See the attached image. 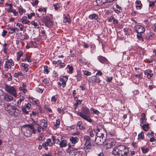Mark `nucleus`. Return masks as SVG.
Listing matches in <instances>:
<instances>
[{"instance_id": "19", "label": "nucleus", "mask_w": 156, "mask_h": 156, "mask_svg": "<svg viewBox=\"0 0 156 156\" xmlns=\"http://www.w3.org/2000/svg\"><path fill=\"white\" fill-rule=\"evenodd\" d=\"M73 77L76 78V79L77 81H80L82 79V75L80 72H78L76 75L74 76Z\"/></svg>"}, {"instance_id": "7", "label": "nucleus", "mask_w": 156, "mask_h": 156, "mask_svg": "<svg viewBox=\"0 0 156 156\" xmlns=\"http://www.w3.org/2000/svg\"><path fill=\"white\" fill-rule=\"evenodd\" d=\"M6 60L5 66L6 70L7 71L9 69L11 68L12 66H13L14 65V63L12 59H10L9 60L6 59Z\"/></svg>"}, {"instance_id": "18", "label": "nucleus", "mask_w": 156, "mask_h": 156, "mask_svg": "<svg viewBox=\"0 0 156 156\" xmlns=\"http://www.w3.org/2000/svg\"><path fill=\"white\" fill-rule=\"evenodd\" d=\"M4 98L5 100L6 101H10L12 100L13 97L8 94L5 95L4 96Z\"/></svg>"}, {"instance_id": "61", "label": "nucleus", "mask_w": 156, "mask_h": 156, "mask_svg": "<svg viewBox=\"0 0 156 156\" xmlns=\"http://www.w3.org/2000/svg\"><path fill=\"white\" fill-rule=\"evenodd\" d=\"M61 141H60L59 139H56L55 140V143L59 145Z\"/></svg>"}, {"instance_id": "60", "label": "nucleus", "mask_w": 156, "mask_h": 156, "mask_svg": "<svg viewBox=\"0 0 156 156\" xmlns=\"http://www.w3.org/2000/svg\"><path fill=\"white\" fill-rule=\"evenodd\" d=\"M142 4H140V5H137L136 6V8L138 9H140L142 8Z\"/></svg>"}, {"instance_id": "26", "label": "nucleus", "mask_w": 156, "mask_h": 156, "mask_svg": "<svg viewBox=\"0 0 156 156\" xmlns=\"http://www.w3.org/2000/svg\"><path fill=\"white\" fill-rule=\"evenodd\" d=\"M36 125L38 126V125L37 124V123L35 122H34L32 123L31 124V125H27V126L29 127L30 128L32 129L35 128L34 126Z\"/></svg>"}, {"instance_id": "10", "label": "nucleus", "mask_w": 156, "mask_h": 156, "mask_svg": "<svg viewBox=\"0 0 156 156\" xmlns=\"http://www.w3.org/2000/svg\"><path fill=\"white\" fill-rule=\"evenodd\" d=\"M95 141L97 145H102L105 141V137H96Z\"/></svg>"}, {"instance_id": "20", "label": "nucleus", "mask_w": 156, "mask_h": 156, "mask_svg": "<svg viewBox=\"0 0 156 156\" xmlns=\"http://www.w3.org/2000/svg\"><path fill=\"white\" fill-rule=\"evenodd\" d=\"M67 145V142L66 140H63L62 141H61L59 144L60 147H66Z\"/></svg>"}, {"instance_id": "41", "label": "nucleus", "mask_w": 156, "mask_h": 156, "mask_svg": "<svg viewBox=\"0 0 156 156\" xmlns=\"http://www.w3.org/2000/svg\"><path fill=\"white\" fill-rule=\"evenodd\" d=\"M48 66H44V73L48 74L49 72V71L48 69Z\"/></svg>"}, {"instance_id": "23", "label": "nucleus", "mask_w": 156, "mask_h": 156, "mask_svg": "<svg viewBox=\"0 0 156 156\" xmlns=\"http://www.w3.org/2000/svg\"><path fill=\"white\" fill-rule=\"evenodd\" d=\"M43 20L45 24H47L51 22V20L48 17H44Z\"/></svg>"}, {"instance_id": "57", "label": "nucleus", "mask_w": 156, "mask_h": 156, "mask_svg": "<svg viewBox=\"0 0 156 156\" xmlns=\"http://www.w3.org/2000/svg\"><path fill=\"white\" fill-rule=\"evenodd\" d=\"M44 135L43 134L41 133L39 134V136L38 137V139L39 140H42L43 137Z\"/></svg>"}, {"instance_id": "34", "label": "nucleus", "mask_w": 156, "mask_h": 156, "mask_svg": "<svg viewBox=\"0 0 156 156\" xmlns=\"http://www.w3.org/2000/svg\"><path fill=\"white\" fill-rule=\"evenodd\" d=\"M149 124H145L142 126V128L145 131H147L148 129Z\"/></svg>"}, {"instance_id": "30", "label": "nucleus", "mask_w": 156, "mask_h": 156, "mask_svg": "<svg viewBox=\"0 0 156 156\" xmlns=\"http://www.w3.org/2000/svg\"><path fill=\"white\" fill-rule=\"evenodd\" d=\"M63 22L65 23L67 22L69 23H70L71 22V20L69 18V16H66L64 17Z\"/></svg>"}, {"instance_id": "22", "label": "nucleus", "mask_w": 156, "mask_h": 156, "mask_svg": "<svg viewBox=\"0 0 156 156\" xmlns=\"http://www.w3.org/2000/svg\"><path fill=\"white\" fill-rule=\"evenodd\" d=\"M140 123L142 124L146 122V116L145 113L142 114V117L140 119Z\"/></svg>"}, {"instance_id": "49", "label": "nucleus", "mask_w": 156, "mask_h": 156, "mask_svg": "<svg viewBox=\"0 0 156 156\" xmlns=\"http://www.w3.org/2000/svg\"><path fill=\"white\" fill-rule=\"evenodd\" d=\"M9 29L10 30L9 33L10 34H12L15 32V29L14 28H9Z\"/></svg>"}, {"instance_id": "17", "label": "nucleus", "mask_w": 156, "mask_h": 156, "mask_svg": "<svg viewBox=\"0 0 156 156\" xmlns=\"http://www.w3.org/2000/svg\"><path fill=\"white\" fill-rule=\"evenodd\" d=\"M78 140L79 139L77 137L70 136V140L73 144L77 143Z\"/></svg>"}, {"instance_id": "39", "label": "nucleus", "mask_w": 156, "mask_h": 156, "mask_svg": "<svg viewBox=\"0 0 156 156\" xmlns=\"http://www.w3.org/2000/svg\"><path fill=\"white\" fill-rule=\"evenodd\" d=\"M57 99V95L53 96L52 97L51 100L52 102H55Z\"/></svg>"}, {"instance_id": "13", "label": "nucleus", "mask_w": 156, "mask_h": 156, "mask_svg": "<svg viewBox=\"0 0 156 156\" xmlns=\"http://www.w3.org/2000/svg\"><path fill=\"white\" fill-rule=\"evenodd\" d=\"M89 18L91 20L94 19L96 20L98 22H100V19L99 18L98 14L95 13L90 15L89 16Z\"/></svg>"}, {"instance_id": "53", "label": "nucleus", "mask_w": 156, "mask_h": 156, "mask_svg": "<svg viewBox=\"0 0 156 156\" xmlns=\"http://www.w3.org/2000/svg\"><path fill=\"white\" fill-rule=\"evenodd\" d=\"M112 77H107V81L108 82H110L111 81V80L112 79Z\"/></svg>"}, {"instance_id": "59", "label": "nucleus", "mask_w": 156, "mask_h": 156, "mask_svg": "<svg viewBox=\"0 0 156 156\" xmlns=\"http://www.w3.org/2000/svg\"><path fill=\"white\" fill-rule=\"evenodd\" d=\"M58 111L59 113H61L63 112L64 111V109L63 108L62 109L61 108H58Z\"/></svg>"}, {"instance_id": "44", "label": "nucleus", "mask_w": 156, "mask_h": 156, "mask_svg": "<svg viewBox=\"0 0 156 156\" xmlns=\"http://www.w3.org/2000/svg\"><path fill=\"white\" fill-rule=\"evenodd\" d=\"M25 60L28 62H31V60L30 59V58L29 56L27 55H26L25 58Z\"/></svg>"}, {"instance_id": "3", "label": "nucleus", "mask_w": 156, "mask_h": 156, "mask_svg": "<svg viewBox=\"0 0 156 156\" xmlns=\"http://www.w3.org/2000/svg\"><path fill=\"white\" fill-rule=\"evenodd\" d=\"M84 141H85L84 145L85 147H84V149L85 152L88 153L94 146V144L89 136H87L85 137Z\"/></svg>"}, {"instance_id": "43", "label": "nucleus", "mask_w": 156, "mask_h": 156, "mask_svg": "<svg viewBox=\"0 0 156 156\" xmlns=\"http://www.w3.org/2000/svg\"><path fill=\"white\" fill-rule=\"evenodd\" d=\"M64 80V84L63 85V87H65L66 85V81H67L68 78V77L66 76H64L62 78Z\"/></svg>"}, {"instance_id": "5", "label": "nucleus", "mask_w": 156, "mask_h": 156, "mask_svg": "<svg viewBox=\"0 0 156 156\" xmlns=\"http://www.w3.org/2000/svg\"><path fill=\"white\" fill-rule=\"evenodd\" d=\"M5 89L7 92L11 94L13 96L15 97L16 96V90L14 87L6 84L5 86Z\"/></svg>"}, {"instance_id": "32", "label": "nucleus", "mask_w": 156, "mask_h": 156, "mask_svg": "<svg viewBox=\"0 0 156 156\" xmlns=\"http://www.w3.org/2000/svg\"><path fill=\"white\" fill-rule=\"evenodd\" d=\"M93 81H94L95 82L99 83L101 81V80L99 78H97L96 76H94L93 79Z\"/></svg>"}, {"instance_id": "28", "label": "nucleus", "mask_w": 156, "mask_h": 156, "mask_svg": "<svg viewBox=\"0 0 156 156\" xmlns=\"http://www.w3.org/2000/svg\"><path fill=\"white\" fill-rule=\"evenodd\" d=\"M146 37L147 40H151L152 38V35L150 33H147L146 35Z\"/></svg>"}, {"instance_id": "54", "label": "nucleus", "mask_w": 156, "mask_h": 156, "mask_svg": "<svg viewBox=\"0 0 156 156\" xmlns=\"http://www.w3.org/2000/svg\"><path fill=\"white\" fill-rule=\"evenodd\" d=\"M137 37L139 39H141L142 37V36L141 34V33H137Z\"/></svg>"}, {"instance_id": "50", "label": "nucleus", "mask_w": 156, "mask_h": 156, "mask_svg": "<svg viewBox=\"0 0 156 156\" xmlns=\"http://www.w3.org/2000/svg\"><path fill=\"white\" fill-rule=\"evenodd\" d=\"M32 25H33L35 28H38L39 27L38 26L37 24L36 23H35L34 21H32L31 23Z\"/></svg>"}, {"instance_id": "21", "label": "nucleus", "mask_w": 156, "mask_h": 156, "mask_svg": "<svg viewBox=\"0 0 156 156\" xmlns=\"http://www.w3.org/2000/svg\"><path fill=\"white\" fill-rule=\"evenodd\" d=\"M20 111L16 108L15 107V108L14 110L13 114H11V115L14 116H18L20 114Z\"/></svg>"}, {"instance_id": "16", "label": "nucleus", "mask_w": 156, "mask_h": 156, "mask_svg": "<svg viewBox=\"0 0 156 156\" xmlns=\"http://www.w3.org/2000/svg\"><path fill=\"white\" fill-rule=\"evenodd\" d=\"M98 59L99 61L102 63H106L108 62L107 59L105 58L103 56H99Z\"/></svg>"}, {"instance_id": "36", "label": "nucleus", "mask_w": 156, "mask_h": 156, "mask_svg": "<svg viewBox=\"0 0 156 156\" xmlns=\"http://www.w3.org/2000/svg\"><path fill=\"white\" fill-rule=\"evenodd\" d=\"M96 136H97V137H105L104 136V134L103 133H101L100 132H96Z\"/></svg>"}, {"instance_id": "55", "label": "nucleus", "mask_w": 156, "mask_h": 156, "mask_svg": "<svg viewBox=\"0 0 156 156\" xmlns=\"http://www.w3.org/2000/svg\"><path fill=\"white\" fill-rule=\"evenodd\" d=\"M8 5H9L10 6V8H9L8 9V11L9 12H12V5L11 4H8Z\"/></svg>"}, {"instance_id": "8", "label": "nucleus", "mask_w": 156, "mask_h": 156, "mask_svg": "<svg viewBox=\"0 0 156 156\" xmlns=\"http://www.w3.org/2000/svg\"><path fill=\"white\" fill-rule=\"evenodd\" d=\"M31 105L29 103L27 104L25 103V105H23L22 106V110L23 112L25 114H27L28 113V111L27 110L30 109Z\"/></svg>"}, {"instance_id": "52", "label": "nucleus", "mask_w": 156, "mask_h": 156, "mask_svg": "<svg viewBox=\"0 0 156 156\" xmlns=\"http://www.w3.org/2000/svg\"><path fill=\"white\" fill-rule=\"evenodd\" d=\"M92 110L94 113L98 115L99 113V112L97 110L92 108Z\"/></svg>"}, {"instance_id": "64", "label": "nucleus", "mask_w": 156, "mask_h": 156, "mask_svg": "<svg viewBox=\"0 0 156 156\" xmlns=\"http://www.w3.org/2000/svg\"><path fill=\"white\" fill-rule=\"evenodd\" d=\"M42 156H51V155L50 153H48V154H44Z\"/></svg>"}, {"instance_id": "37", "label": "nucleus", "mask_w": 156, "mask_h": 156, "mask_svg": "<svg viewBox=\"0 0 156 156\" xmlns=\"http://www.w3.org/2000/svg\"><path fill=\"white\" fill-rule=\"evenodd\" d=\"M78 153L80 154H83V152L82 151H79L76 152H74L72 154L74 156H75Z\"/></svg>"}, {"instance_id": "63", "label": "nucleus", "mask_w": 156, "mask_h": 156, "mask_svg": "<svg viewBox=\"0 0 156 156\" xmlns=\"http://www.w3.org/2000/svg\"><path fill=\"white\" fill-rule=\"evenodd\" d=\"M24 38L23 39V40H24V39H25V40L28 39L29 38V37L28 35L27 34H25L24 35Z\"/></svg>"}, {"instance_id": "31", "label": "nucleus", "mask_w": 156, "mask_h": 156, "mask_svg": "<svg viewBox=\"0 0 156 156\" xmlns=\"http://www.w3.org/2000/svg\"><path fill=\"white\" fill-rule=\"evenodd\" d=\"M23 54L22 51H19V52L18 53L17 57V61H19L21 57L22 56Z\"/></svg>"}, {"instance_id": "47", "label": "nucleus", "mask_w": 156, "mask_h": 156, "mask_svg": "<svg viewBox=\"0 0 156 156\" xmlns=\"http://www.w3.org/2000/svg\"><path fill=\"white\" fill-rule=\"evenodd\" d=\"M32 1H34V2L32 3V5L33 6H35V5H38L39 2L38 0H32Z\"/></svg>"}, {"instance_id": "9", "label": "nucleus", "mask_w": 156, "mask_h": 156, "mask_svg": "<svg viewBox=\"0 0 156 156\" xmlns=\"http://www.w3.org/2000/svg\"><path fill=\"white\" fill-rule=\"evenodd\" d=\"M135 30L137 33H143L145 31V29L144 27L137 24L135 26Z\"/></svg>"}, {"instance_id": "1", "label": "nucleus", "mask_w": 156, "mask_h": 156, "mask_svg": "<svg viewBox=\"0 0 156 156\" xmlns=\"http://www.w3.org/2000/svg\"><path fill=\"white\" fill-rule=\"evenodd\" d=\"M112 153V154L115 156H128L129 150L126 147L119 145L114 148Z\"/></svg>"}, {"instance_id": "40", "label": "nucleus", "mask_w": 156, "mask_h": 156, "mask_svg": "<svg viewBox=\"0 0 156 156\" xmlns=\"http://www.w3.org/2000/svg\"><path fill=\"white\" fill-rule=\"evenodd\" d=\"M83 73L84 75H87V76H90L91 75V72L87 71V70H85L83 71Z\"/></svg>"}, {"instance_id": "15", "label": "nucleus", "mask_w": 156, "mask_h": 156, "mask_svg": "<svg viewBox=\"0 0 156 156\" xmlns=\"http://www.w3.org/2000/svg\"><path fill=\"white\" fill-rule=\"evenodd\" d=\"M96 5L97 6H101L105 3H107L106 0H96Z\"/></svg>"}, {"instance_id": "45", "label": "nucleus", "mask_w": 156, "mask_h": 156, "mask_svg": "<svg viewBox=\"0 0 156 156\" xmlns=\"http://www.w3.org/2000/svg\"><path fill=\"white\" fill-rule=\"evenodd\" d=\"M35 15L34 12L31 13L30 14H29L27 15V16L28 19H30L33 16H34Z\"/></svg>"}, {"instance_id": "27", "label": "nucleus", "mask_w": 156, "mask_h": 156, "mask_svg": "<svg viewBox=\"0 0 156 156\" xmlns=\"http://www.w3.org/2000/svg\"><path fill=\"white\" fill-rule=\"evenodd\" d=\"M4 76L5 78H8V80L9 81H10L12 80V76L11 74L10 73H8L7 74H5L4 75Z\"/></svg>"}, {"instance_id": "62", "label": "nucleus", "mask_w": 156, "mask_h": 156, "mask_svg": "<svg viewBox=\"0 0 156 156\" xmlns=\"http://www.w3.org/2000/svg\"><path fill=\"white\" fill-rule=\"evenodd\" d=\"M7 32L5 30H3V32L2 33V36H4L6 34Z\"/></svg>"}, {"instance_id": "58", "label": "nucleus", "mask_w": 156, "mask_h": 156, "mask_svg": "<svg viewBox=\"0 0 156 156\" xmlns=\"http://www.w3.org/2000/svg\"><path fill=\"white\" fill-rule=\"evenodd\" d=\"M114 11L117 13H119L121 12L122 11L121 10H118L115 8L113 9Z\"/></svg>"}, {"instance_id": "6", "label": "nucleus", "mask_w": 156, "mask_h": 156, "mask_svg": "<svg viewBox=\"0 0 156 156\" xmlns=\"http://www.w3.org/2000/svg\"><path fill=\"white\" fill-rule=\"evenodd\" d=\"M116 141L113 139L110 138L107 140L106 144V148L109 149L115 145Z\"/></svg>"}, {"instance_id": "48", "label": "nucleus", "mask_w": 156, "mask_h": 156, "mask_svg": "<svg viewBox=\"0 0 156 156\" xmlns=\"http://www.w3.org/2000/svg\"><path fill=\"white\" fill-rule=\"evenodd\" d=\"M149 6L150 7H153L154 6H155V5L154 4V2L149 1Z\"/></svg>"}, {"instance_id": "12", "label": "nucleus", "mask_w": 156, "mask_h": 156, "mask_svg": "<svg viewBox=\"0 0 156 156\" xmlns=\"http://www.w3.org/2000/svg\"><path fill=\"white\" fill-rule=\"evenodd\" d=\"M13 105H11L10 104L5 103L2 106V109H5L9 113L10 110L12 108Z\"/></svg>"}, {"instance_id": "2", "label": "nucleus", "mask_w": 156, "mask_h": 156, "mask_svg": "<svg viewBox=\"0 0 156 156\" xmlns=\"http://www.w3.org/2000/svg\"><path fill=\"white\" fill-rule=\"evenodd\" d=\"M81 112H78L77 114L83 119L91 123L92 120L90 118V113L89 109L86 107H83Z\"/></svg>"}, {"instance_id": "14", "label": "nucleus", "mask_w": 156, "mask_h": 156, "mask_svg": "<svg viewBox=\"0 0 156 156\" xmlns=\"http://www.w3.org/2000/svg\"><path fill=\"white\" fill-rule=\"evenodd\" d=\"M144 74L147 75V77L148 79L151 78L153 75L152 73V71L150 69H147L145 70Z\"/></svg>"}, {"instance_id": "33", "label": "nucleus", "mask_w": 156, "mask_h": 156, "mask_svg": "<svg viewBox=\"0 0 156 156\" xmlns=\"http://www.w3.org/2000/svg\"><path fill=\"white\" fill-rule=\"evenodd\" d=\"M67 67L69 70V73L71 74L72 73H73V66H70L69 65H68L67 66Z\"/></svg>"}, {"instance_id": "51", "label": "nucleus", "mask_w": 156, "mask_h": 156, "mask_svg": "<svg viewBox=\"0 0 156 156\" xmlns=\"http://www.w3.org/2000/svg\"><path fill=\"white\" fill-rule=\"evenodd\" d=\"M36 90L37 92L41 93H42L43 92V90L39 87H37Z\"/></svg>"}, {"instance_id": "35", "label": "nucleus", "mask_w": 156, "mask_h": 156, "mask_svg": "<svg viewBox=\"0 0 156 156\" xmlns=\"http://www.w3.org/2000/svg\"><path fill=\"white\" fill-rule=\"evenodd\" d=\"M60 123V120L59 119H57L56 120V124H55V126L56 129L59 126Z\"/></svg>"}, {"instance_id": "25", "label": "nucleus", "mask_w": 156, "mask_h": 156, "mask_svg": "<svg viewBox=\"0 0 156 156\" xmlns=\"http://www.w3.org/2000/svg\"><path fill=\"white\" fill-rule=\"evenodd\" d=\"M82 122V121H79L77 123V126L79 127V128L80 129H82L84 128V127L83 126H81Z\"/></svg>"}, {"instance_id": "42", "label": "nucleus", "mask_w": 156, "mask_h": 156, "mask_svg": "<svg viewBox=\"0 0 156 156\" xmlns=\"http://www.w3.org/2000/svg\"><path fill=\"white\" fill-rule=\"evenodd\" d=\"M26 10L22 8H20L19 9V12L20 15H22L23 13L25 12Z\"/></svg>"}, {"instance_id": "11", "label": "nucleus", "mask_w": 156, "mask_h": 156, "mask_svg": "<svg viewBox=\"0 0 156 156\" xmlns=\"http://www.w3.org/2000/svg\"><path fill=\"white\" fill-rule=\"evenodd\" d=\"M53 144L51 142V140L50 139H48L46 140V141L42 144V146L43 147L45 148V149L47 150L48 149V147H47L48 146H50L51 147L52 146Z\"/></svg>"}, {"instance_id": "24", "label": "nucleus", "mask_w": 156, "mask_h": 156, "mask_svg": "<svg viewBox=\"0 0 156 156\" xmlns=\"http://www.w3.org/2000/svg\"><path fill=\"white\" fill-rule=\"evenodd\" d=\"M21 66L23 67H24V70L26 72H27L28 70V65L27 64H26L24 63H22L21 64Z\"/></svg>"}, {"instance_id": "56", "label": "nucleus", "mask_w": 156, "mask_h": 156, "mask_svg": "<svg viewBox=\"0 0 156 156\" xmlns=\"http://www.w3.org/2000/svg\"><path fill=\"white\" fill-rule=\"evenodd\" d=\"M113 23L115 24H117L118 23V20L114 18L113 20Z\"/></svg>"}, {"instance_id": "46", "label": "nucleus", "mask_w": 156, "mask_h": 156, "mask_svg": "<svg viewBox=\"0 0 156 156\" xmlns=\"http://www.w3.org/2000/svg\"><path fill=\"white\" fill-rule=\"evenodd\" d=\"M15 106H13L12 107V108H11L10 110L9 111V112L8 113L11 115V114H13V112H14V110L15 108Z\"/></svg>"}, {"instance_id": "4", "label": "nucleus", "mask_w": 156, "mask_h": 156, "mask_svg": "<svg viewBox=\"0 0 156 156\" xmlns=\"http://www.w3.org/2000/svg\"><path fill=\"white\" fill-rule=\"evenodd\" d=\"M22 129L24 131L25 135L27 137H30L31 136L32 134L31 131L32 129L30 128L29 127L27 126V125H23Z\"/></svg>"}, {"instance_id": "38", "label": "nucleus", "mask_w": 156, "mask_h": 156, "mask_svg": "<svg viewBox=\"0 0 156 156\" xmlns=\"http://www.w3.org/2000/svg\"><path fill=\"white\" fill-rule=\"evenodd\" d=\"M141 150L143 153L145 154L147 152L149 151L148 149L146 148H145L144 147H142Z\"/></svg>"}, {"instance_id": "29", "label": "nucleus", "mask_w": 156, "mask_h": 156, "mask_svg": "<svg viewBox=\"0 0 156 156\" xmlns=\"http://www.w3.org/2000/svg\"><path fill=\"white\" fill-rule=\"evenodd\" d=\"M144 138V133L143 132H141L138 135V140L143 139Z\"/></svg>"}]
</instances>
